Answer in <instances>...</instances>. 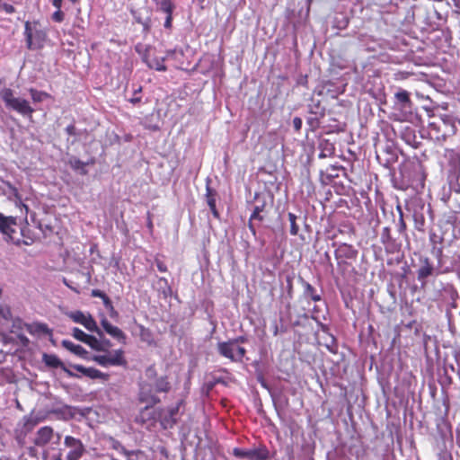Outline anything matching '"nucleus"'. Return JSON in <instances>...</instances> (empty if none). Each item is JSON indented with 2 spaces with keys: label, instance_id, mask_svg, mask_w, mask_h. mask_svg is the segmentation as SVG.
I'll use <instances>...</instances> for the list:
<instances>
[{
  "label": "nucleus",
  "instance_id": "dca6fc26",
  "mask_svg": "<svg viewBox=\"0 0 460 460\" xmlns=\"http://www.w3.org/2000/svg\"><path fill=\"white\" fill-rule=\"evenodd\" d=\"M380 241L385 248L387 252H395L399 251L402 246L401 243L398 242L391 234V226H387L382 229L380 234Z\"/></svg>",
  "mask_w": 460,
  "mask_h": 460
},
{
  "label": "nucleus",
  "instance_id": "37998d69",
  "mask_svg": "<svg viewBox=\"0 0 460 460\" xmlns=\"http://www.w3.org/2000/svg\"><path fill=\"white\" fill-rule=\"evenodd\" d=\"M320 311L321 310H320L319 306L318 305H314V308H313L312 319L314 320L317 323V324L320 327L322 332L328 333L329 327L326 324H323V323H321L319 321V313H320Z\"/></svg>",
  "mask_w": 460,
  "mask_h": 460
},
{
  "label": "nucleus",
  "instance_id": "e433bc0d",
  "mask_svg": "<svg viewBox=\"0 0 460 460\" xmlns=\"http://www.w3.org/2000/svg\"><path fill=\"white\" fill-rule=\"evenodd\" d=\"M84 343L96 351H106V348L102 345V341L95 336L89 334Z\"/></svg>",
  "mask_w": 460,
  "mask_h": 460
},
{
  "label": "nucleus",
  "instance_id": "393cba45",
  "mask_svg": "<svg viewBox=\"0 0 460 460\" xmlns=\"http://www.w3.org/2000/svg\"><path fill=\"white\" fill-rule=\"evenodd\" d=\"M344 170L341 165H330L324 171L320 172V181L323 185H329L339 177V172Z\"/></svg>",
  "mask_w": 460,
  "mask_h": 460
},
{
  "label": "nucleus",
  "instance_id": "ea45409f",
  "mask_svg": "<svg viewBox=\"0 0 460 460\" xmlns=\"http://www.w3.org/2000/svg\"><path fill=\"white\" fill-rule=\"evenodd\" d=\"M156 13L171 7H176L175 0H152Z\"/></svg>",
  "mask_w": 460,
  "mask_h": 460
},
{
  "label": "nucleus",
  "instance_id": "bb28decb",
  "mask_svg": "<svg viewBox=\"0 0 460 460\" xmlns=\"http://www.w3.org/2000/svg\"><path fill=\"white\" fill-rule=\"evenodd\" d=\"M392 223L395 226L399 234H405L406 223L403 219V212L400 204L396 206V213L393 210L390 212Z\"/></svg>",
  "mask_w": 460,
  "mask_h": 460
},
{
  "label": "nucleus",
  "instance_id": "1a4fd4ad",
  "mask_svg": "<svg viewBox=\"0 0 460 460\" xmlns=\"http://www.w3.org/2000/svg\"><path fill=\"white\" fill-rule=\"evenodd\" d=\"M66 315L75 323L83 325L86 330L95 332L99 337L103 336L102 331L98 327L96 321L89 313L80 310L66 313Z\"/></svg>",
  "mask_w": 460,
  "mask_h": 460
},
{
  "label": "nucleus",
  "instance_id": "5701e85b",
  "mask_svg": "<svg viewBox=\"0 0 460 460\" xmlns=\"http://www.w3.org/2000/svg\"><path fill=\"white\" fill-rule=\"evenodd\" d=\"M235 348L236 346L230 340L227 341H219L217 344L218 354L230 359L232 362H235Z\"/></svg>",
  "mask_w": 460,
  "mask_h": 460
},
{
  "label": "nucleus",
  "instance_id": "58836bf2",
  "mask_svg": "<svg viewBox=\"0 0 460 460\" xmlns=\"http://www.w3.org/2000/svg\"><path fill=\"white\" fill-rule=\"evenodd\" d=\"M176 10V7H171L168 9H165L164 11H161V13H164L165 15L164 22V28L166 31H172V20H173V13Z\"/></svg>",
  "mask_w": 460,
  "mask_h": 460
},
{
  "label": "nucleus",
  "instance_id": "680f3d73",
  "mask_svg": "<svg viewBox=\"0 0 460 460\" xmlns=\"http://www.w3.org/2000/svg\"><path fill=\"white\" fill-rule=\"evenodd\" d=\"M302 124H303V121H302L301 118L295 117L293 119V128H294L295 131L299 132L302 128Z\"/></svg>",
  "mask_w": 460,
  "mask_h": 460
},
{
  "label": "nucleus",
  "instance_id": "2eb2a0df",
  "mask_svg": "<svg viewBox=\"0 0 460 460\" xmlns=\"http://www.w3.org/2000/svg\"><path fill=\"white\" fill-rule=\"evenodd\" d=\"M42 362L50 368H61L69 377L79 378L80 376L78 374L74 373L68 367L65 366V364L61 361V359L55 354H48L44 353L42 355Z\"/></svg>",
  "mask_w": 460,
  "mask_h": 460
},
{
  "label": "nucleus",
  "instance_id": "052dcab7",
  "mask_svg": "<svg viewBox=\"0 0 460 460\" xmlns=\"http://www.w3.org/2000/svg\"><path fill=\"white\" fill-rule=\"evenodd\" d=\"M433 253L435 254L436 258L438 259V265L441 267V259L443 255V248L442 247H433Z\"/></svg>",
  "mask_w": 460,
  "mask_h": 460
},
{
  "label": "nucleus",
  "instance_id": "c03bdc74",
  "mask_svg": "<svg viewBox=\"0 0 460 460\" xmlns=\"http://www.w3.org/2000/svg\"><path fill=\"white\" fill-rule=\"evenodd\" d=\"M288 220L290 222V234L296 235L299 232V226L296 224L297 217L291 212H289L288 214Z\"/></svg>",
  "mask_w": 460,
  "mask_h": 460
},
{
  "label": "nucleus",
  "instance_id": "a211bd4d",
  "mask_svg": "<svg viewBox=\"0 0 460 460\" xmlns=\"http://www.w3.org/2000/svg\"><path fill=\"white\" fill-rule=\"evenodd\" d=\"M70 367L80 373L79 378L84 376L90 379H102L103 381H107L109 379L108 374H105L94 367H86L79 364H73Z\"/></svg>",
  "mask_w": 460,
  "mask_h": 460
},
{
  "label": "nucleus",
  "instance_id": "69168bd1",
  "mask_svg": "<svg viewBox=\"0 0 460 460\" xmlns=\"http://www.w3.org/2000/svg\"><path fill=\"white\" fill-rule=\"evenodd\" d=\"M155 265L160 272H166L167 267L164 262L160 260H155Z\"/></svg>",
  "mask_w": 460,
  "mask_h": 460
},
{
  "label": "nucleus",
  "instance_id": "774afa93",
  "mask_svg": "<svg viewBox=\"0 0 460 460\" xmlns=\"http://www.w3.org/2000/svg\"><path fill=\"white\" fill-rule=\"evenodd\" d=\"M51 4L57 10H61L63 0H51Z\"/></svg>",
  "mask_w": 460,
  "mask_h": 460
},
{
  "label": "nucleus",
  "instance_id": "6ab92c4d",
  "mask_svg": "<svg viewBox=\"0 0 460 460\" xmlns=\"http://www.w3.org/2000/svg\"><path fill=\"white\" fill-rule=\"evenodd\" d=\"M183 401L180 400L175 406L170 407L164 415L161 416V424L164 429L172 428L177 422V416Z\"/></svg>",
  "mask_w": 460,
  "mask_h": 460
},
{
  "label": "nucleus",
  "instance_id": "79ce46f5",
  "mask_svg": "<svg viewBox=\"0 0 460 460\" xmlns=\"http://www.w3.org/2000/svg\"><path fill=\"white\" fill-rule=\"evenodd\" d=\"M23 429L24 432H30L37 425V420L32 416H24L23 419Z\"/></svg>",
  "mask_w": 460,
  "mask_h": 460
},
{
  "label": "nucleus",
  "instance_id": "6e6552de",
  "mask_svg": "<svg viewBox=\"0 0 460 460\" xmlns=\"http://www.w3.org/2000/svg\"><path fill=\"white\" fill-rule=\"evenodd\" d=\"M90 360L96 362L98 365L107 367H126L127 360L124 358L122 349H116L112 353L109 352L104 355H93Z\"/></svg>",
  "mask_w": 460,
  "mask_h": 460
},
{
  "label": "nucleus",
  "instance_id": "b1692460",
  "mask_svg": "<svg viewBox=\"0 0 460 460\" xmlns=\"http://www.w3.org/2000/svg\"><path fill=\"white\" fill-rule=\"evenodd\" d=\"M101 324L109 335L123 344L126 343L127 336L119 327L112 325L106 318L101 321Z\"/></svg>",
  "mask_w": 460,
  "mask_h": 460
},
{
  "label": "nucleus",
  "instance_id": "c85d7f7f",
  "mask_svg": "<svg viewBox=\"0 0 460 460\" xmlns=\"http://www.w3.org/2000/svg\"><path fill=\"white\" fill-rule=\"evenodd\" d=\"M425 205L422 204L419 208L414 209L412 217L414 222V227L419 232L425 231Z\"/></svg>",
  "mask_w": 460,
  "mask_h": 460
},
{
  "label": "nucleus",
  "instance_id": "412c9836",
  "mask_svg": "<svg viewBox=\"0 0 460 460\" xmlns=\"http://www.w3.org/2000/svg\"><path fill=\"white\" fill-rule=\"evenodd\" d=\"M153 407L146 405L136 417V422L146 427L152 426L156 418V413Z\"/></svg>",
  "mask_w": 460,
  "mask_h": 460
},
{
  "label": "nucleus",
  "instance_id": "4c0bfd02",
  "mask_svg": "<svg viewBox=\"0 0 460 460\" xmlns=\"http://www.w3.org/2000/svg\"><path fill=\"white\" fill-rule=\"evenodd\" d=\"M157 285L159 293L162 294L164 298H167L172 295V288L168 284V280L165 278H159Z\"/></svg>",
  "mask_w": 460,
  "mask_h": 460
},
{
  "label": "nucleus",
  "instance_id": "423d86ee",
  "mask_svg": "<svg viewBox=\"0 0 460 460\" xmlns=\"http://www.w3.org/2000/svg\"><path fill=\"white\" fill-rule=\"evenodd\" d=\"M442 273L443 271L439 265L435 266L429 257L420 256L417 270V279L421 283V286L426 285L429 278L437 277Z\"/></svg>",
  "mask_w": 460,
  "mask_h": 460
},
{
  "label": "nucleus",
  "instance_id": "603ef678",
  "mask_svg": "<svg viewBox=\"0 0 460 460\" xmlns=\"http://www.w3.org/2000/svg\"><path fill=\"white\" fill-rule=\"evenodd\" d=\"M306 123H307V125L309 127V130H311V131H314L320 126L319 118L316 117V116L315 117H309L306 119Z\"/></svg>",
  "mask_w": 460,
  "mask_h": 460
},
{
  "label": "nucleus",
  "instance_id": "bf43d9fd",
  "mask_svg": "<svg viewBox=\"0 0 460 460\" xmlns=\"http://www.w3.org/2000/svg\"><path fill=\"white\" fill-rule=\"evenodd\" d=\"M0 9L4 11L8 14L13 13L15 12V8L12 4L7 3H0Z\"/></svg>",
  "mask_w": 460,
  "mask_h": 460
},
{
  "label": "nucleus",
  "instance_id": "5fc2aeb1",
  "mask_svg": "<svg viewBox=\"0 0 460 460\" xmlns=\"http://www.w3.org/2000/svg\"><path fill=\"white\" fill-rule=\"evenodd\" d=\"M140 454H142L140 450H128L124 456L127 460H139Z\"/></svg>",
  "mask_w": 460,
  "mask_h": 460
},
{
  "label": "nucleus",
  "instance_id": "09e8293b",
  "mask_svg": "<svg viewBox=\"0 0 460 460\" xmlns=\"http://www.w3.org/2000/svg\"><path fill=\"white\" fill-rule=\"evenodd\" d=\"M140 330V338L143 341H146L151 343L152 341V333L148 328H146L144 325H138Z\"/></svg>",
  "mask_w": 460,
  "mask_h": 460
},
{
  "label": "nucleus",
  "instance_id": "4d7b16f0",
  "mask_svg": "<svg viewBox=\"0 0 460 460\" xmlns=\"http://www.w3.org/2000/svg\"><path fill=\"white\" fill-rule=\"evenodd\" d=\"M112 448L119 451L123 456L127 453L128 449L118 440H112Z\"/></svg>",
  "mask_w": 460,
  "mask_h": 460
},
{
  "label": "nucleus",
  "instance_id": "a19ab883",
  "mask_svg": "<svg viewBox=\"0 0 460 460\" xmlns=\"http://www.w3.org/2000/svg\"><path fill=\"white\" fill-rule=\"evenodd\" d=\"M31 333L50 334L51 331L46 323H36L27 329Z\"/></svg>",
  "mask_w": 460,
  "mask_h": 460
},
{
  "label": "nucleus",
  "instance_id": "cd10ccee",
  "mask_svg": "<svg viewBox=\"0 0 460 460\" xmlns=\"http://www.w3.org/2000/svg\"><path fill=\"white\" fill-rule=\"evenodd\" d=\"M300 282L304 288L303 296L305 299H311L314 302L322 301V296L316 291L315 288L313 287L309 282L300 278Z\"/></svg>",
  "mask_w": 460,
  "mask_h": 460
},
{
  "label": "nucleus",
  "instance_id": "6e6d98bb",
  "mask_svg": "<svg viewBox=\"0 0 460 460\" xmlns=\"http://www.w3.org/2000/svg\"><path fill=\"white\" fill-rule=\"evenodd\" d=\"M51 19L55 22L60 23L65 20V13L62 10H57L52 13Z\"/></svg>",
  "mask_w": 460,
  "mask_h": 460
},
{
  "label": "nucleus",
  "instance_id": "f704fd0d",
  "mask_svg": "<svg viewBox=\"0 0 460 460\" xmlns=\"http://www.w3.org/2000/svg\"><path fill=\"white\" fill-rule=\"evenodd\" d=\"M156 393H168L171 389V385L166 376L157 378L153 385Z\"/></svg>",
  "mask_w": 460,
  "mask_h": 460
},
{
  "label": "nucleus",
  "instance_id": "4be33fe9",
  "mask_svg": "<svg viewBox=\"0 0 460 460\" xmlns=\"http://www.w3.org/2000/svg\"><path fill=\"white\" fill-rule=\"evenodd\" d=\"M54 439V430L49 426L40 428L35 435L34 444L38 447H44Z\"/></svg>",
  "mask_w": 460,
  "mask_h": 460
},
{
  "label": "nucleus",
  "instance_id": "f8f14e48",
  "mask_svg": "<svg viewBox=\"0 0 460 460\" xmlns=\"http://www.w3.org/2000/svg\"><path fill=\"white\" fill-rule=\"evenodd\" d=\"M64 445L70 449L66 455V460H79L85 452L83 442L72 436L65 437Z\"/></svg>",
  "mask_w": 460,
  "mask_h": 460
},
{
  "label": "nucleus",
  "instance_id": "0e129e2a",
  "mask_svg": "<svg viewBox=\"0 0 460 460\" xmlns=\"http://www.w3.org/2000/svg\"><path fill=\"white\" fill-rule=\"evenodd\" d=\"M65 131L69 136H76V128L74 124H69L66 128Z\"/></svg>",
  "mask_w": 460,
  "mask_h": 460
},
{
  "label": "nucleus",
  "instance_id": "c9c22d12",
  "mask_svg": "<svg viewBox=\"0 0 460 460\" xmlns=\"http://www.w3.org/2000/svg\"><path fill=\"white\" fill-rule=\"evenodd\" d=\"M165 58L154 57L150 58L146 66L151 69H155L156 71H166V66L164 65Z\"/></svg>",
  "mask_w": 460,
  "mask_h": 460
},
{
  "label": "nucleus",
  "instance_id": "338daca9",
  "mask_svg": "<svg viewBox=\"0 0 460 460\" xmlns=\"http://www.w3.org/2000/svg\"><path fill=\"white\" fill-rule=\"evenodd\" d=\"M215 384H222L224 385H227V382L222 376L214 377V382L211 385V386H213Z\"/></svg>",
  "mask_w": 460,
  "mask_h": 460
},
{
  "label": "nucleus",
  "instance_id": "e2e57ef3",
  "mask_svg": "<svg viewBox=\"0 0 460 460\" xmlns=\"http://www.w3.org/2000/svg\"><path fill=\"white\" fill-rule=\"evenodd\" d=\"M230 341L235 345H240V344H243V343H245L247 342L248 339L246 336H238L236 338H234V339H230Z\"/></svg>",
  "mask_w": 460,
  "mask_h": 460
},
{
  "label": "nucleus",
  "instance_id": "39448f33",
  "mask_svg": "<svg viewBox=\"0 0 460 460\" xmlns=\"http://www.w3.org/2000/svg\"><path fill=\"white\" fill-rule=\"evenodd\" d=\"M452 358L457 364V368H455V365L449 358V355H446L443 358L444 361V374L440 376L439 383L443 388L449 387L453 384V378L448 374V371L456 373L460 380V348H452L450 351Z\"/></svg>",
  "mask_w": 460,
  "mask_h": 460
},
{
  "label": "nucleus",
  "instance_id": "473e14b6",
  "mask_svg": "<svg viewBox=\"0 0 460 460\" xmlns=\"http://www.w3.org/2000/svg\"><path fill=\"white\" fill-rule=\"evenodd\" d=\"M441 297L443 301H450V300H457L458 299V292L457 290L449 284H447L443 287L441 290Z\"/></svg>",
  "mask_w": 460,
  "mask_h": 460
},
{
  "label": "nucleus",
  "instance_id": "c756f323",
  "mask_svg": "<svg viewBox=\"0 0 460 460\" xmlns=\"http://www.w3.org/2000/svg\"><path fill=\"white\" fill-rule=\"evenodd\" d=\"M402 139L406 144L415 148H417L420 145V142L417 140L415 130L410 127L405 128V129L402 132Z\"/></svg>",
  "mask_w": 460,
  "mask_h": 460
},
{
  "label": "nucleus",
  "instance_id": "864d4df0",
  "mask_svg": "<svg viewBox=\"0 0 460 460\" xmlns=\"http://www.w3.org/2000/svg\"><path fill=\"white\" fill-rule=\"evenodd\" d=\"M245 354L246 349L243 347L237 345L235 348V362H242Z\"/></svg>",
  "mask_w": 460,
  "mask_h": 460
},
{
  "label": "nucleus",
  "instance_id": "20e7f679",
  "mask_svg": "<svg viewBox=\"0 0 460 460\" xmlns=\"http://www.w3.org/2000/svg\"><path fill=\"white\" fill-rule=\"evenodd\" d=\"M273 196L265 191L255 192L253 200L249 202L252 205L251 220L262 222L269 213L270 207L273 204Z\"/></svg>",
  "mask_w": 460,
  "mask_h": 460
},
{
  "label": "nucleus",
  "instance_id": "2f4dec72",
  "mask_svg": "<svg viewBox=\"0 0 460 460\" xmlns=\"http://www.w3.org/2000/svg\"><path fill=\"white\" fill-rule=\"evenodd\" d=\"M67 164L73 170L78 172L81 175L87 174V170L85 169V167L88 164V163L83 162L75 156H71Z\"/></svg>",
  "mask_w": 460,
  "mask_h": 460
},
{
  "label": "nucleus",
  "instance_id": "3c124183",
  "mask_svg": "<svg viewBox=\"0 0 460 460\" xmlns=\"http://www.w3.org/2000/svg\"><path fill=\"white\" fill-rule=\"evenodd\" d=\"M134 20L141 24L143 26V29L145 31H148L150 29V19H142L139 15H137L136 13H133Z\"/></svg>",
  "mask_w": 460,
  "mask_h": 460
},
{
  "label": "nucleus",
  "instance_id": "9b49d317",
  "mask_svg": "<svg viewBox=\"0 0 460 460\" xmlns=\"http://www.w3.org/2000/svg\"><path fill=\"white\" fill-rule=\"evenodd\" d=\"M233 455L237 458L250 460H267L270 457V452L266 447L249 450L235 447L233 450Z\"/></svg>",
  "mask_w": 460,
  "mask_h": 460
},
{
  "label": "nucleus",
  "instance_id": "a878e982",
  "mask_svg": "<svg viewBox=\"0 0 460 460\" xmlns=\"http://www.w3.org/2000/svg\"><path fill=\"white\" fill-rule=\"evenodd\" d=\"M62 347L74 353L75 355L85 359L90 360V353L81 345L75 344L68 340H63L61 341Z\"/></svg>",
  "mask_w": 460,
  "mask_h": 460
},
{
  "label": "nucleus",
  "instance_id": "a18cd8bd",
  "mask_svg": "<svg viewBox=\"0 0 460 460\" xmlns=\"http://www.w3.org/2000/svg\"><path fill=\"white\" fill-rule=\"evenodd\" d=\"M142 93V86H138L137 88L133 90V94L128 101L133 105H139L142 102V96L140 93Z\"/></svg>",
  "mask_w": 460,
  "mask_h": 460
},
{
  "label": "nucleus",
  "instance_id": "de8ad7c7",
  "mask_svg": "<svg viewBox=\"0 0 460 460\" xmlns=\"http://www.w3.org/2000/svg\"><path fill=\"white\" fill-rule=\"evenodd\" d=\"M71 334L75 340H77L81 342H84V343L85 342V341L89 335V334L85 333L84 331H82L81 329H79L78 327H74L72 329Z\"/></svg>",
  "mask_w": 460,
  "mask_h": 460
},
{
  "label": "nucleus",
  "instance_id": "7c9ffc66",
  "mask_svg": "<svg viewBox=\"0 0 460 460\" xmlns=\"http://www.w3.org/2000/svg\"><path fill=\"white\" fill-rule=\"evenodd\" d=\"M319 158L323 159L333 155L335 147L332 143H331L328 139H321L319 142Z\"/></svg>",
  "mask_w": 460,
  "mask_h": 460
},
{
  "label": "nucleus",
  "instance_id": "aec40b11",
  "mask_svg": "<svg viewBox=\"0 0 460 460\" xmlns=\"http://www.w3.org/2000/svg\"><path fill=\"white\" fill-rule=\"evenodd\" d=\"M210 180L208 179L207 180V183H206V194H205V199H206V202L213 215V217L217 219H220V214L217 208V205H216V202H217V191L213 189L210 185Z\"/></svg>",
  "mask_w": 460,
  "mask_h": 460
},
{
  "label": "nucleus",
  "instance_id": "f3484780",
  "mask_svg": "<svg viewBox=\"0 0 460 460\" xmlns=\"http://www.w3.org/2000/svg\"><path fill=\"white\" fill-rule=\"evenodd\" d=\"M394 99L395 106H397L398 109L404 111L405 113H411L413 103L411 100V93L408 91L400 88L394 93Z\"/></svg>",
  "mask_w": 460,
  "mask_h": 460
},
{
  "label": "nucleus",
  "instance_id": "4468645a",
  "mask_svg": "<svg viewBox=\"0 0 460 460\" xmlns=\"http://www.w3.org/2000/svg\"><path fill=\"white\" fill-rule=\"evenodd\" d=\"M155 389L151 384L144 383L140 385L138 400L147 406H155L161 402L160 398L155 394Z\"/></svg>",
  "mask_w": 460,
  "mask_h": 460
},
{
  "label": "nucleus",
  "instance_id": "7ed1b4c3",
  "mask_svg": "<svg viewBox=\"0 0 460 460\" xmlns=\"http://www.w3.org/2000/svg\"><path fill=\"white\" fill-rule=\"evenodd\" d=\"M17 217H7L0 213V234L6 243H10L20 246L21 244H28L27 242L22 239V233L17 232Z\"/></svg>",
  "mask_w": 460,
  "mask_h": 460
},
{
  "label": "nucleus",
  "instance_id": "ddd939ff",
  "mask_svg": "<svg viewBox=\"0 0 460 460\" xmlns=\"http://www.w3.org/2000/svg\"><path fill=\"white\" fill-rule=\"evenodd\" d=\"M444 157L449 166V176L458 179L460 176V149H446Z\"/></svg>",
  "mask_w": 460,
  "mask_h": 460
},
{
  "label": "nucleus",
  "instance_id": "f03ea898",
  "mask_svg": "<svg viewBox=\"0 0 460 460\" xmlns=\"http://www.w3.org/2000/svg\"><path fill=\"white\" fill-rule=\"evenodd\" d=\"M0 99L8 110L14 111L23 117L31 118L35 111L27 100L15 97L13 91L10 88H4L0 91Z\"/></svg>",
  "mask_w": 460,
  "mask_h": 460
},
{
  "label": "nucleus",
  "instance_id": "f257e3e1",
  "mask_svg": "<svg viewBox=\"0 0 460 460\" xmlns=\"http://www.w3.org/2000/svg\"><path fill=\"white\" fill-rule=\"evenodd\" d=\"M401 181L395 183V187L400 190H412L419 191L424 188L426 175L422 165L420 163H408L400 169Z\"/></svg>",
  "mask_w": 460,
  "mask_h": 460
},
{
  "label": "nucleus",
  "instance_id": "13d9d810",
  "mask_svg": "<svg viewBox=\"0 0 460 460\" xmlns=\"http://www.w3.org/2000/svg\"><path fill=\"white\" fill-rule=\"evenodd\" d=\"M105 308L109 311V314H110L111 318L115 319L119 316V313L114 308L112 302L106 303Z\"/></svg>",
  "mask_w": 460,
  "mask_h": 460
},
{
  "label": "nucleus",
  "instance_id": "8fccbe9b",
  "mask_svg": "<svg viewBox=\"0 0 460 460\" xmlns=\"http://www.w3.org/2000/svg\"><path fill=\"white\" fill-rule=\"evenodd\" d=\"M91 296L93 297H99V298H101V300H102V302H103L104 307L106 306V303H111V302L110 297L103 291H102L100 289H93L92 292H91Z\"/></svg>",
  "mask_w": 460,
  "mask_h": 460
},
{
  "label": "nucleus",
  "instance_id": "0eeeda50",
  "mask_svg": "<svg viewBox=\"0 0 460 460\" xmlns=\"http://www.w3.org/2000/svg\"><path fill=\"white\" fill-rule=\"evenodd\" d=\"M24 37L27 48L34 50L43 48L47 34L42 30L33 28L30 22H26L24 24Z\"/></svg>",
  "mask_w": 460,
  "mask_h": 460
},
{
  "label": "nucleus",
  "instance_id": "72a5a7b5",
  "mask_svg": "<svg viewBox=\"0 0 460 460\" xmlns=\"http://www.w3.org/2000/svg\"><path fill=\"white\" fill-rule=\"evenodd\" d=\"M151 50H152V47L150 45L137 43L135 46V51L141 57V59L145 64H146L151 58L150 57Z\"/></svg>",
  "mask_w": 460,
  "mask_h": 460
},
{
  "label": "nucleus",
  "instance_id": "49530a36",
  "mask_svg": "<svg viewBox=\"0 0 460 460\" xmlns=\"http://www.w3.org/2000/svg\"><path fill=\"white\" fill-rule=\"evenodd\" d=\"M30 93H31V99L35 102H40L45 98H47L49 96V94L47 93L41 92V91H38V90L33 89V88L30 89Z\"/></svg>",
  "mask_w": 460,
  "mask_h": 460
},
{
  "label": "nucleus",
  "instance_id": "9d476101",
  "mask_svg": "<svg viewBox=\"0 0 460 460\" xmlns=\"http://www.w3.org/2000/svg\"><path fill=\"white\" fill-rule=\"evenodd\" d=\"M358 252L351 244L341 243L337 244L334 251V256L337 260L338 265L347 264L348 261H355L358 257Z\"/></svg>",
  "mask_w": 460,
  "mask_h": 460
}]
</instances>
